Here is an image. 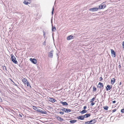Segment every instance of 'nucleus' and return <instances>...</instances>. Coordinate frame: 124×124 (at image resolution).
<instances>
[{
	"instance_id": "obj_12",
	"label": "nucleus",
	"mask_w": 124,
	"mask_h": 124,
	"mask_svg": "<svg viewBox=\"0 0 124 124\" xmlns=\"http://www.w3.org/2000/svg\"><path fill=\"white\" fill-rule=\"evenodd\" d=\"M56 118L58 120L60 121H62L63 120L62 118L58 116H56Z\"/></svg>"
},
{
	"instance_id": "obj_34",
	"label": "nucleus",
	"mask_w": 124,
	"mask_h": 124,
	"mask_svg": "<svg viewBox=\"0 0 124 124\" xmlns=\"http://www.w3.org/2000/svg\"><path fill=\"white\" fill-rule=\"evenodd\" d=\"M54 6L52 8V15H53V12H54Z\"/></svg>"
},
{
	"instance_id": "obj_41",
	"label": "nucleus",
	"mask_w": 124,
	"mask_h": 124,
	"mask_svg": "<svg viewBox=\"0 0 124 124\" xmlns=\"http://www.w3.org/2000/svg\"><path fill=\"white\" fill-rule=\"evenodd\" d=\"M87 107L86 106H85L83 108L84 109H85Z\"/></svg>"
},
{
	"instance_id": "obj_8",
	"label": "nucleus",
	"mask_w": 124,
	"mask_h": 124,
	"mask_svg": "<svg viewBox=\"0 0 124 124\" xmlns=\"http://www.w3.org/2000/svg\"><path fill=\"white\" fill-rule=\"evenodd\" d=\"M77 118L79 120H83L84 119V118L83 116H78L77 117Z\"/></svg>"
},
{
	"instance_id": "obj_39",
	"label": "nucleus",
	"mask_w": 124,
	"mask_h": 124,
	"mask_svg": "<svg viewBox=\"0 0 124 124\" xmlns=\"http://www.w3.org/2000/svg\"><path fill=\"white\" fill-rule=\"evenodd\" d=\"M116 111V109H113V110H112V111H113V112H115V111Z\"/></svg>"
},
{
	"instance_id": "obj_47",
	"label": "nucleus",
	"mask_w": 124,
	"mask_h": 124,
	"mask_svg": "<svg viewBox=\"0 0 124 124\" xmlns=\"http://www.w3.org/2000/svg\"><path fill=\"white\" fill-rule=\"evenodd\" d=\"M52 18L51 20V22L52 23Z\"/></svg>"
},
{
	"instance_id": "obj_3",
	"label": "nucleus",
	"mask_w": 124,
	"mask_h": 124,
	"mask_svg": "<svg viewBox=\"0 0 124 124\" xmlns=\"http://www.w3.org/2000/svg\"><path fill=\"white\" fill-rule=\"evenodd\" d=\"M99 9V8L95 7L92 8H90L89 9V10L92 12H94L97 11Z\"/></svg>"
},
{
	"instance_id": "obj_4",
	"label": "nucleus",
	"mask_w": 124,
	"mask_h": 124,
	"mask_svg": "<svg viewBox=\"0 0 124 124\" xmlns=\"http://www.w3.org/2000/svg\"><path fill=\"white\" fill-rule=\"evenodd\" d=\"M104 3H103L101 4L100 6L99 7V9H101L102 8H105L106 7V5L105 4H103Z\"/></svg>"
},
{
	"instance_id": "obj_6",
	"label": "nucleus",
	"mask_w": 124,
	"mask_h": 124,
	"mask_svg": "<svg viewBox=\"0 0 124 124\" xmlns=\"http://www.w3.org/2000/svg\"><path fill=\"white\" fill-rule=\"evenodd\" d=\"M30 60L34 64H36L37 63V60L35 58H31L30 59Z\"/></svg>"
},
{
	"instance_id": "obj_1",
	"label": "nucleus",
	"mask_w": 124,
	"mask_h": 124,
	"mask_svg": "<svg viewBox=\"0 0 124 124\" xmlns=\"http://www.w3.org/2000/svg\"><path fill=\"white\" fill-rule=\"evenodd\" d=\"M11 60L15 64H17L18 62L16 60V58L13 54H11Z\"/></svg>"
},
{
	"instance_id": "obj_19",
	"label": "nucleus",
	"mask_w": 124,
	"mask_h": 124,
	"mask_svg": "<svg viewBox=\"0 0 124 124\" xmlns=\"http://www.w3.org/2000/svg\"><path fill=\"white\" fill-rule=\"evenodd\" d=\"M115 80L114 78H112L111 80V83L112 84H113L115 82Z\"/></svg>"
},
{
	"instance_id": "obj_25",
	"label": "nucleus",
	"mask_w": 124,
	"mask_h": 124,
	"mask_svg": "<svg viewBox=\"0 0 124 124\" xmlns=\"http://www.w3.org/2000/svg\"><path fill=\"white\" fill-rule=\"evenodd\" d=\"M26 85H27V86L28 87H29L31 88V86L30 84L28 82H27V83Z\"/></svg>"
},
{
	"instance_id": "obj_28",
	"label": "nucleus",
	"mask_w": 124,
	"mask_h": 124,
	"mask_svg": "<svg viewBox=\"0 0 124 124\" xmlns=\"http://www.w3.org/2000/svg\"><path fill=\"white\" fill-rule=\"evenodd\" d=\"M95 99V98L94 97L92 99H91V101H90V102H93L94 101Z\"/></svg>"
},
{
	"instance_id": "obj_5",
	"label": "nucleus",
	"mask_w": 124,
	"mask_h": 124,
	"mask_svg": "<svg viewBox=\"0 0 124 124\" xmlns=\"http://www.w3.org/2000/svg\"><path fill=\"white\" fill-rule=\"evenodd\" d=\"M53 52L54 51L53 50L49 53L48 55V56L49 57L51 58H53Z\"/></svg>"
},
{
	"instance_id": "obj_33",
	"label": "nucleus",
	"mask_w": 124,
	"mask_h": 124,
	"mask_svg": "<svg viewBox=\"0 0 124 124\" xmlns=\"http://www.w3.org/2000/svg\"><path fill=\"white\" fill-rule=\"evenodd\" d=\"M64 108H59V110L60 111H64Z\"/></svg>"
},
{
	"instance_id": "obj_20",
	"label": "nucleus",
	"mask_w": 124,
	"mask_h": 124,
	"mask_svg": "<svg viewBox=\"0 0 124 124\" xmlns=\"http://www.w3.org/2000/svg\"><path fill=\"white\" fill-rule=\"evenodd\" d=\"M90 123L91 124H93L95 123L96 122V121L95 119H93V120H91L90 121Z\"/></svg>"
},
{
	"instance_id": "obj_17",
	"label": "nucleus",
	"mask_w": 124,
	"mask_h": 124,
	"mask_svg": "<svg viewBox=\"0 0 124 124\" xmlns=\"http://www.w3.org/2000/svg\"><path fill=\"white\" fill-rule=\"evenodd\" d=\"M49 101L52 102H54L55 101V100L54 99L50 98L49 99Z\"/></svg>"
},
{
	"instance_id": "obj_37",
	"label": "nucleus",
	"mask_w": 124,
	"mask_h": 124,
	"mask_svg": "<svg viewBox=\"0 0 124 124\" xmlns=\"http://www.w3.org/2000/svg\"><path fill=\"white\" fill-rule=\"evenodd\" d=\"M121 112L122 113H124V109L123 108V109H122L121 110Z\"/></svg>"
},
{
	"instance_id": "obj_43",
	"label": "nucleus",
	"mask_w": 124,
	"mask_h": 124,
	"mask_svg": "<svg viewBox=\"0 0 124 124\" xmlns=\"http://www.w3.org/2000/svg\"><path fill=\"white\" fill-rule=\"evenodd\" d=\"M119 68H120L121 67V66L120 65H119Z\"/></svg>"
},
{
	"instance_id": "obj_9",
	"label": "nucleus",
	"mask_w": 124,
	"mask_h": 124,
	"mask_svg": "<svg viewBox=\"0 0 124 124\" xmlns=\"http://www.w3.org/2000/svg\"><path fill=\"white\" fill-rule=\"evenodd\" d=\"M112 88V86H110L109 85H108L106 87V90L108 91L110 90Z\"/></svg>"
},
{
	"instance_id": "obj_14",
	"label": "nucleus",
	"mask_w": 124,
	"mask_h": 124,
	"mask_svg": "<svg viewBox=\"0 0 124 124\" xmlns=\"http://www.w3.org/2000/svg\"><path fill=\"white\" fill-rule=\"evenodd\" d=\"M64 111L66 113H68L70 112L71 111V110L69 109L68 108H64Z\"/></svg>"
},
{
	"instance_id": "obj_7",
	"label": "nucleus",
	"mask_w": 124,
	"mask_h": 124,
	"mask_svg": "<svg viewBox=\"0 0 124 124\" xmlns=\"http://www.w3.org/2000/svg\"><path fill=\"white\" fill-rule=\"evenodd\" d=\"M38 112L39 113L42 114H46L47 113L45 111H43L40 109H39V111Z\"/></svg>"
},
{
	"instance_id": "obj_15",
	"label": "nucleus",
	"mask_w": 124,
	"mask_h": 124,
	"mask_svg": "<svg viewBox=\"0 0 124 124\" xmlns=\"http://www.w3.org/2000/svg\"><path fill=\"white\" fill-rule=\"evenodd\" d=\"M23 82L24 84H26L28 81L26 79L24 78L23 79Z\"/></svg>"
},
{
	"instance_id": "obj_23",
	"label": "nucleus",
	"mask_w": 124,
	"mask_h": 124,
	"mask_svg": "<svg viewBox=\"0 0 124 124\" xmlns=\"http://www.w3.org/2000/svg\"><path fill=\"white\" fill-rule=\"evenodd\" d=\"M23 3L26 5H28V4H30V3L29 2H27L26 1L24 0L23 2Z\"/></svg>"
},
{
	"instance_id": "obj_38",
	"label": "nucleus",
	"mask_w": 124,
	"mask_h": 124,
	"mask_svg": "<svg viewBox=\"0 0 124 124\" xmlns=\"http://www.w3.org/2000/svg\"><path fill=\"white\" fill-rule=\"evenodd\" d=\"M122 46L123 48H124V41H123L122 43Z\"/></svg>"
},
{
	"instance_id": "obj_36",
	"label": "nucleus",
	"mask_w": 124,
	"mask_h": 124,
	"mask_svg": "<svg viewBox=\"0 0 124 124\" xmlns=\"http://www.w3.org/2000/svg\"><path fill=\"white\" fill-rule=\"evenodd\" d=\"M95 104V103H94L92 102V103L90 105L92 106H93V105Z\"/></svg>"
},
{
	"instance_id": "obj_11",
	"label": "nucleus",
	"mask_w": 124,
	"mask_h": 124,
	"mask_svg": "<svg viewBox=\"0 0 124 124\" xmlns=\"http://www.w3.org/2000/svg\"><path fill=\"white\" fill-rule=\"evenodd\" d=\"M33 108L34 110H36V111L38 112L39 111V109L38 107H37L35 106H33Z\"/></svg>"
},
{
	"instance_id": "obj_40",
	"label": "nucleus",
	"mask_w": 124,
	"mask_h": 124,
	"mask_svg": "<svg viewBox=\"0 0 124 124\" xmlns=\"http://www.w3.org/2000/svg\"><path fill=\"white\" fill-rule=\"evenodd\" d=\"M103 80V78L102 77H100V81H101V80Z\"/></svg>"
},
{
	"instance_id": "obj_45",
	"label": "nucleus",
	"mask_w": 124,
	"mask_h": 124,
	"mask_svg": "<svg viewBox=\"0 0 124 124\" xmlns=\"http://www.w3.org/2000/svg\"><path fill=\"white\" fill-rule=\"evenodd\" d=\"M102 91V89H101L100 90V93Z\"/></svg>"
},
{
	"instance_id": "obj_32",
	"label": "nucleus",
	"mask_w": 124,
	"mask_h": 124,
	"mask_svg": "<svg viewBox=\"0 0 124 124\" xmlns=\"http://www.w3.org/2000/svg\"><path fill=\"white\" fill-rule=\"evenodd\" d=\"M46 39H47V38H46V39H45V41L43 43V45H44L45 46L46 45Z\"/></svg>"
},
{
	"instance_id": "obj_22",
	"label": "nucleus",
	"mask_w": 124,
	"mask_h": 124,
	"mask_svg": "<svg viewBox=\"0 0 124 124\" xmlns=\"http://www.w3.org/2000/svg\"><path fill=\"white\" fill-rule=\"evenodd\" d=\"M77 121L76 120H70V123L71 124H73L74 123H75Z\"/></svg>"
},
{
	"instance_id": "obj_21",
	"label": "nucleus",
	"mask_w": 124,
	"mask_h": 124,
	"mask_svg": "<svg viewBox=\"0 0 124 124\" xmlns=\"http://www.w3.org/2000/svg\"><path fill=\"white\" fill-rule=\"evenodd\" d=\"M87 112V111L86 110H85V109L83 110L82 111H81L80 113L81 114H83Z\"/></svg>"
},
{
	"instance_id": "obj_13",
	"label": "nucleus",
	"mask_w": 124,
	"mask_h": 124,
	"mask_svg": "<svg viewBox=\"0 0 124 124\" xmlns=\"http://www.w3.org/2000/svg\"><path fill=\"white\" fill-rule=\"evenodd\" d=\"M111 51L112 54H113V56H114V57H115L116 56L115 52H114V50L112 49H111Z\"/></svg>"
},
{
	"instance_id": "obj_31",
	"label": "nucleus",
	"mask_w": 124,
	"mask_h": 124,
	"mask_svg": "<svg viewBox=\"0 0 124 124\" xmlns=\"http://www.w3.org/2000/svg\"><path fill=\"white\" fill-rule=\"evenodd\" d=\"M85 124H91L90 121L85 122Z\"/></svg>"
},
{
	"instance_id": "obj_16",
	"label": "nucleus",
	"mask_w": 124,
	"mask_h": 124,
	"mask_svg": "<svg viewBox=\"0 0 124 124\" xmlns=\"http://www.w3.org/2000/svg\"><path fill=\"white\" fill-rule=\"evenodd\" d=\"M91 115V114L90 113H87L84 116H83L84 118H87L90 116Z\"/></svg>"
},
{
	"instance_id": "obj_42",
	"label": "nucleus",
	"mask_w": 124,
	"mask_h": 124,
	"mask_svg": "<svg viewBox=\"0 0 124 124\" xmlns=\"http://www.w3.org/2000/svg\"><path fill=\"white\" fill-rule=\"evenodd\" d=\"M116 101H112V102L114 103H116Z\"/></svg>"
},
{
	"instance_id": "obj_46",
	"label": "nucleus",
	"mask_w": 124,
	"mask_h": 124,
	"mask_svg": "<svg viewBox=\"0 0 124 124\" xmlns=\"http://www.w3.org/2000/svg\"><path fill=\"white\" fill-rule=\"evenodd\" d=\"M19 115L21 117H22V116L20 115V114H19Z\"/></svg>"
},
{
	"instance_id": "obj_10",
	"label": "nucleus",
	"mask_w": 124,
	"mask_h": 124,
	"mask_svg": "<svg viewBox=\"0 0 124 124\" xmlns=\"http://www.w3.org/2000/svg\"><path fill=\"white\" fill-rule=\"evenodd\" d=\"M74 37V36L72 35H70L67 37V39L68 40H69L71 39H73Z\"/></svg>"
},
{
	"instance_id": "obj_35",
	"label": "nucleus",
	"mask_w": 124,
	"mask_h": 124,
	"mask_svg": "<svg viewBox=\"0 0 124 124\" xmlns=\"http://www.w3.org/2000/svg\"><path fill=\"white\" fill-rule=\"evenodd\" d=\"M59 113L62 115H63L64 114V112L62 111L60 112Z\"/></svg>"
},
{
	"instance_id": "obj_27",
	"label": "nucleus",
	"mask_w": 124,
	"mask_h": 124,
	"mask_svg": "<svg viewBox=\"0 0 124 124\" xmlns=\"http://www.w3.org/2000/svg\"><path fill=\"white\" fill-rule=\"evenodd\" d=\"M96 88L94 86H93V90L94 91L96 92Z\"/></svg>"
},
{
	"instance_id": "obj_30",
	"label": "nucleus",
	"mask_w": 124,
	"mask_h": 124,
	"mask_svg": "<svg viewBox=\"0 0 124 124\" xmlns=\"http://www.w3.org/2000/svg\"><path fill=\"white\" fill-rule=\"evenodd\" d=\"M108 107L107 106H105V107L104 108V109L105 110H108Z\"/></svg>"
},
{
	"instance_id": "obj_24",
	"label": "nucleus",
	"mask_w": 124,
	"mask_h": 124,
	"mask_svg": "<svg viewBox=\"0 0 124 124\" xmlns=\"http://www.w3.org/2000/svg\"><path fill=\"white\" fill-rule=\"evenodd\" d=\"M52 30L53 31H55L56 30V28L54 26H53V25H52Z\"/></svg>"
},
{
	"instance_id": "obj_29",
	"label": "nucleus",
	"mask_w": 124,
	"mask_h": 124,
	"mask_svg": "<svg viewBox=\"0 0 124 124\" xmlns=\"http://www.w3.org/2000/svg\"><path fill=\"white\" fill-rule=\"evenodd\" d=\"M43 36H44V38H45L46 37V32H45L44 31H43Z\"/></svg>"
},
{
	"instance_id": "obj_2",
	"label": "nucleus",
	"mask_w": 124,
	"mask_h": 124,
	"mask_svg": "<svg viewBox=\"0 0 124 124\" xmlns=\"http://www.w3.org/2000/svg\"><path fill=\"white\" fill-rule=\"evenodd\" d=\"M104 85H103V83L99 82L98 84L97 87L99 88L100 89H102L103 88Z\"/></svg>"
},
{
	"instance_id": "obj_18",
	"label": "nucleus",
	"mask_w": 124,
	"mask_h": 124,
	"mask_svg": "<svg viewBox=\"0 0 124 124\" xmlns=\"http://www.w3.org/2000/svg\"><path fill=\"white\" fill-rule=\"evenodd\" d=\"M61 103L63 105H68V104L66 102H63L62 101H61Z\"/></svg>"
},
{
	"instance_id": "obj_26",
	"label": "nucleus",
	"mask_w": 124,
	"mask_h": 124,
	"mask_svg": "<svg viewBox=\"0 0 124 124\" xmlns=\"http://www.w3.org/2000/svg\"><path fill=\"white\" fill-rule=\"evenodd\" d=\"M2 67L3 68V70H4V71L7 70V69H6V66H2Z\"/></svg>"
},
{
	"instance_id": "obj_44",
	"label": "nucleus",
	"mask_w": 124,
	"mask_h": 124,
	"mask_svg": "<svg viewBox=\"0 0 124 124\" xmlns=\"http://www.w3.org/2000/svg\"><path fill=\"white\" fill-rule=\"evenodd\" d=\"M121 84H122V82H120L119 83V85H120Z\"/></svg>"
}]
</instances>
